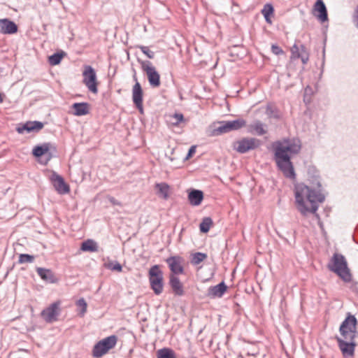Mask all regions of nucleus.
Listing matches in <instances>:
<instances>
[{
  "instance_id": "nucleus-36",
  "label": "nucleus",
  "mask_w": 358,
  "mask_h": 358,
  "mask_svg": "<svg viewBox=\"0 0 358 358\" xmlns=\"http://www.w3.org/2000/svg\"><path fill=\"white\" fill-rule=\"evenodd\" d=\"M106 267L111 271H115L117 272H121L122 271V265L117 262H115V263L109 262L106 264Z\"/></svg>"
},
{
  "instance_id": "nucleus-6",
  "label": "nucleus",
  "mask_w": 358,
  "mask_h": 358,
  "mask_svg": "<svg viewBox=\"0 0 358 358\" xmlns=\"http://www.w3.org/2000/svg\"><path fill=\"white\" fill-rule=\"evenodd\" d=\"M150 288L156 295H159L164 289V275L159 265L152 266L148 271Z\"/></svg>"
},
{
  "instance_id": "nucleus-39",
  "label": "nucleus",
  "mask_w": 358,
  "mask_h": 358,
  "mask_svg": "<svg viewBox=\"0 0 358 358\" xmlns=\"http://www.w3.org/2000/svg\"><path fill=\"white\" fill-rule=\"evenodd\" d=\"M299 48L300 47H298L296 44H294L291 48L292 54L294 57H297V55L299 54Z\"/></svg>"
},
{
  "instance_id": "nucleus-21",
  "label": "nucleus",
  "mask_w": 358,
  "mask_h": 358,
  "mask_svg": "<svg viewBox=\"0 0 358 358\" xmlns=\"http://www.w3.org/2000/svg\"><path fill=\"white\" fill-rule=\"evenodd\" d=\"M203 199V192L199 189H192L188 192V201L192 206H199Z\"/></svg>"
},
{
  "instance_id": "nucleus-7",
  "label": "nucleus",
  "mask_w": 358,
  "mask_h": 358,
  "mask_svg": "<svg viewBox=\"0 0 358 358\" xmlns=\"http://www.w3.org/2000/svg\"><path fill=\"white\" fill-rule=\"evenodd\" d=\"M117 341V337L115 335H111L99 341L93 348L92 356L95 358L101 357L115 346Z\"/></svg>"
},
{
  "instance_id": "nucleus-4",
  "label": "nucleus",
  "mask_w": 358,
  "mask_h": 358,
  "mask_svg": "<svg viewBox=\"0 0 358 358\" xmlns=\"http://www.w3.org/2000/svg\"><path fill=\"white\" fill-rule=\"evenodd\" d=\"M327 267L330 271L336 273L343 282H350L352 281V274L343 255L338 252L334 253Z\"/></svg>"
},
{
  "instance_id": "nucleus-43",
  "label": "nucleus",
  "mask_w": 358,
  "mask_h": 358,
  "mask_svg": "<svg viewBox=\"0 0 358 358\" xmlns=\"http://www.w3.org/2000/svg\"><path fill=\"white\" fill-rule=\"evenodd\" d=\"M133 78H134V80L136 81V82H138V81H137V77H136V73L134 75Z\"/></svg>"
},
{
  "instance_id": "nucleus-29",
  "label": "nucleus",
  "mask_w": 358,
  "mask_h": 358,
  "mask_svg": "<svg viewBox=\"0 0 358 358\" xmlns=\"http://www.w3.org/2000/svg\"><path fill=\"white\" fill-rule=\"evenodd\" d=\"M206 253L196 252L192 254L190 262L192 265H198L207 258Z\"/></svg>"
},
{
  "instance_id": "nucleus-19",
  "label": "nucleus",
  "mask_w": 358,
  "mask_h": 358,
  "mask_svg": "<svg viewBox=\"0 0 358 358\" xmlns=\"http://www.w3.org/2000/svg\"><path fill=\"white\" fill-rule=\"evenodd\" d=\"M36 272L43 280L48 283H56L58 281L57 278L50 269L37 267Z\"/></svg>"
},
{
  "instance_id": "nucleus-23",
  "label": "nucleus",
  "mask_w": 358,
  "mask_h": 358,
  "mask_svg": "<svg viewBox=\"0 0 358 358\" xmlns=\"http://www.w3.org/2000/svg\"><path fill=\"white\" fill-rule=\"evenodd\" d=\"M265 125L260 120H255L248 126V131L251 134L262 136L267 133L264 128Z\"/></svg>"
},
{
  "instance_id": "nucleus-24",
  "label": "nucleus",
  "mask_w": 358,
  "mask_h": 358,
  "mask_svg": "<svg viewBox=\"0 0 358 358\" xmlns=\"http://www.w3.org/2000/svg\"><path fill=\"white\" fill-rule=\"evenodd\" d=\"M52 148L50 143H45L41 145H36L32 150V155L35 157H41L47 154L48 151Z\"/></svg>"
},
{
  "instance_id": "nucleus-22",
  "label": "nucleus",
  "mask_w": 358,
  "mask_h": 358,
  "mask_svg": "<svg viewBox=\"0 0 358 358\" xmlns=\"http://www.w3.org/2000/svg\"><path fill=\"white\" fill-rule=\"evenodd\" d=\"M73 109V114L76 116H83L90 113V104L87 102L74 103L71 106Z\"/></svg>"
},
{
  "instance_id": "nucleus-17",
  "label": "nucleus",
  "mask_w": 358,
  "mask_h": 358,
  "mask_svg": "<svg viewBox=\"0 0 358 358\" xmlns=\"http://www.w3.org/2000/svg\"><path fill=\"white\" fill-rule=\"evenodd\" d=\"M227 289V286L222 281L215 286H210L208 289L207 296L210 299L221 298Z\"/></svg>"
},
{
  "instance_id": "nucleus-15",
  "label": "nucleus",
  "mask_w": 358,
  "mask_h": 358,
  "mask_svg": "<svg viewBox=\"0 0 358 358\" xmlns=\"http://www.w3.org/2000/svg\"><path fill=\"white\" fill-rule=\"evenodd\" d=\"M44 127V124L39 121H28L24 124L17 127L16 131L19 134H23L25 131L27 133L30 132H38Z\"/></svg>"
},
{
  "instance_id": "nucleus-25",
  "label": "nucleus",
  "mask_w": 358,
  "mask_h": 358,
  "mask_svg": "<svg viewBox=\"0 0 358 358\" xmlns=\"http://www.w3.org/2000/svg\"><path fill=\"white\" fill-rule=\"evenodd\" d=\"M98 248L97 243L92 239H87L83 241L80 246V250L84 252H97Z\"/></svg>"
},
{
  "instance_id": "nucleus-28",
  "label": "nucleus",
  "mask_w": 358,
  "mask_h": 358,
  "mask_svg": "<svg viewBox=\"0 0 358 358\" xmlns=\"http://www.w3.org/2000/svg\"><path fill=\"white\" fill-rule=\"evenodd\" d=\"M213 224V220L210 217H205L199 224L200 231L203 234L208 232Z\"/></svg>"
},
{
  "instance_id": "nucleus-32",
  "label": "nucleus",
  "mask_w": 358,
  "mask_h": 358,
  "mask_svg": "<svg viewBox=\"0 0 358 358\" xmlns=\"http://www.w3.org/2000/svg\"><path fill=\"white\" fill-rule=\"evenodd\" d=\"M297 58H300L303 64H306L308 62L309 59V53L304 45H301L299 54L297 55Z\"/></svg>"
},
{
  "instance_id": "nucleus-38",
  "label": "nucleus",
  "mask_w": 358,
  "mask_h": 358,
  "mask_svg": "<svg viewBox=\"0 0 358 358\" xmlns=\"http://www.w3.org/2000/svg\"><path fill=\"white\" fill-rule=\"evenodd\" d=\"M271 52L275 55H282L284 53V51L282 50V49L280 46H278V45H275V44H273L271 45Z\"/></svg>"
},
{
  "instance_id": "nucleus-45",
  "label": "nucleus",
  "mask_w": 358,
  "mask_h": 358,
  "mask_svg": "<svg viewBox=\"0 0 358 358\" xmlns=\"http://www.w3.org/2000/svg\"><path fill=\"white\" fill-rule=\"evenodd\" d=\"M194 358H196V357H194Z\"/></svg>"
},
{
  "instance_id": "nucleus-2",
  "label": "nucleus",
  "mask_w": 358,
  "mask_h": 358,
  "mask_svg": "<svg viewBox=\"0 0 358 358\" xmlns=\"http://www.w3.org/2000/svg\"><path fill=\"white\" fill-rule=\"evenodd\" d=\"M273 159L276 166L283 176L289 179H295L296 173L291 161L292 155H297L301 149V143L299 138H284L273 144Z\"/></svg>"
},
{
  "instance_id": "nucleus-34",
  "label": "nucleus",
  "mask_w": 358,
  "mask_h": 358,
  "mask_svg": "<svg viewBox=\"0 0 358 358\" xmlns=\"http://www.w3.org/2000/svg\"><path fill=\"white\" fill-rule=\"evenodd\" d=\"M35 259V257L34 255L29 254H20L19 256L18 263L19 264H25V263H32Z\"/></svg>"
},
{
  "instance_id": "nucleus-44",
  "label": "nucleus",
  "mask_w": 358,
  "mask_h": 358,
  "mask_svg": "<svg viewBox=\"0 0 358 358\" xmlns=\"http://www.w3.org/2000/svg\"><path fill=\"white\" fill-rule=\"evenodd\" d=\"M48 155H49V157H48V159H47L48 161V160H50V159L52 158V155H51V154H50V153H48Z\"/></svg>"
},
{
  "instance_id": "nucleus-42",
  "label": "nucleus",
  "mask_w": 358,
  "mask_h": 358,
  "mask_svg": "<svg viewBox=\"0 0 358 358\" xmlns=\"http://www.w3.org/2000/svg\"><path fill=\"white\" fill-rule=\"evenodd\" d=\"M3 101V96H2V94L0 93V103H1Z\"/></svg>"
},
{
  "instance_id": "nucleus-9",
  "label": "nucleus",
  "mask_w": 358,
  "mask_h": 358,
  "mask_svg": "<svg viewBox=\"0 0 358 358\" xmlns=\"http://www.w3.org/2000/svg\"><path fill=\"white\" fill-rule=\"evenodd\" d=\"M83 83L92 93L98 92V83L95 70L90 65H85L83 71Z\"/></svg>"
},
{
  "instance_id": "nucleus-1",
  "label": "nucleus",
  "mask_w": 358,
  "mask_h": 358,
  "mask_svg": "<svg viewBox=\"0 0 358 358\" xmlns=\"http://www.w3.org/2000/svg\"><path fill=\"white\" fill-rule=\"evenodd\" d=\"M308 173L309 176L312 175V185L308 186L303 183L295 185L294 194L296 208L303 216H306L308 213H311L318 217L316 213L318 209V203H322L325 196L322 193V185L317 170L315 167H309Z\"/></svg>"
},
{
  "instance_id": "nucleus-18",
  "label": "nucleus",
  "mask_w": 358,
  "mask_h": 358,
  "mask_svg": "<svg viewBox=\"0 0 358 358\" xmlns=\"http://www.w3.org/2000/svg\"><path fill=\"white\" fill-rule=\"evenodd\" d=\"M169 285L174 294L176 296H182L184 294L183 286L178 275H169Z\"/></svg>"
},
{
  "instance_id": "nucleus-8",
  "label": "nucleus",
  "mask_w": 358,
  "mask_h": 358,
  "mask_svg": "<svg viewBox=\"0 0 358 358\" xmlns=\"http://www.w3.org/2000/svg\"><path fill=\"white\" fill-rule=\"evenodd\" d=\"M138 63L141 64L142 70L146 73L149 84L152 87H158L160 86V75L153 66L151 62L148 60H141L138 59Z\"/></svg>"
},
{
  "instance_id": "nucleus-14",
  "label": "nucleus",
  "mask_w": 358,
  "mask_h": 358,
  "mask_svg": "<svg viewBox=\"0 0 358 358\" xmlns=\"http://www.w3.org/2000/svg\"><path fill=\"white\" fill-rule=\"evenodd\" d=\"M50 180L52 185L58 193L64 194L69 192V185L65 182L64 178L61 176L53 172L50 177Z\"/></svg>"
},
{
  "instance_id": "nucleus-41",
  "label": "nucleus",
  "mask_w": 358,
  "mask_h": 358,
  "mask_svg": "<svg viewBox=\"0 0 358 358\" xmlns=\"http://www.w3.org/2000/svg\"><path fill=\"white\" fill-rule=\"evenodd\" d=\"M195 152H196V146L195 145L191 146L188 150L187 155L186 156V159H189V158L192 157V155L195 153Z\"/></svg>"
},
{
  "instance_id": "nucleus-27",
  "label": "nucleus",
  "mask_w": 358,
  "mask_h": 358,
  "mask_svg": "<svg viewBox=\"0 0 358 358\" xmlns=\"http://www.w3.org/2000/svg\"><path fill=\"white\" fill-rule=\"evenodd\" d=\"M157 358H176L175 352L168 348H162L157 352Z\"/></svg>"
},
{
  "instance_id": "nucleus-33",
  "label": "nucleus",
  "mask_w": 358,
  "mask_h": 358,
  "mask_svg": "<svg viewBox=\"0 0 358 358\" xmlns=\"http://www.w3.org/2000/svg\"><path fill=\"white\" fill-rule=\"evenodd\" d=\"M184 121V116L182 113H174L170 116V122L171 124L177 126Z\"/></svg>"
},
{
  "instance_id": "nucleus-31",
  "label": "nucleus",
  "mask_w": 358,
  "mask_h": 358,
  "mask_svg": "<svg viewBox=\"0 0 358 358\" xmlns=\"http://www.w3.org/2000/svg\"><path fill=\"white\" fill-rule=\"evenodd\" d=\"M156 189L164 199L168 198L169 186L166 183L162 182L156 184Z\"/></svg>"
},
{
  "instance_id": "nucleus-12",
  "label": "nucleus",
  "mask_w": 358,
  "mask_h": 358,
  "mask_svg": "<svg viewBox=\"0 0 358 358\" xmlns=\"http://www.w3.org/2000/svg\"><path fill=\"white\" fill-rule=\"evenodd\" d=\"M59 306V301L54 302L50 306L42 310L41 316L49 323L57 320V317L60 313Z\"/></svg>"
},
{
  "instance_id": "nucleus-16",
  "label": "nucleus",
  "mask_w": 358,
  "mask_h": 358,
  "mask_svg": "<svg viewBox=\"0 0 358 358\" xmlns=\"http://www.w3.org/2000/svg\"><path fill=\"white\" fill-rule=\"evenodd\" d=\"M18 27L8 18L0 19V33L3 34H13L17 32Z\"/></svg>"
},
{
  "instance_id": "nucleus-3",
  "label": "nucleus",
  "mask_w": 358,
  "mask_h": 358,
  "mask_svg": "<svg viewBox=\"0 0 358 358\" xmlns=\"http://www.w3.org/2000/svg\"><path fill=\"white\" fill-rule=\"evenodd\" d=\"M357 320L355 315L348 313L341 323L339 331L344 339L336 337V341L343 356L353 357L356 343L354 339L357 334Z\"/></svg>"
},
{
  "instance_id": "nucleus-13",
  "label": "nucleus",
  "mask_w": 358,
  "mask_h": 358,
  "mask_svg": "<svg viewBox=\"0 0 358 358\" xmlns=\"http://www.w3.org/2000/svg\"><path fill=\"white\" fill-rule=\"evenodd\" d=\"M143 92L141 84L136 82L132 89V101L141 114H143Z\"/></svg>"
},
{
  "instance_id": "nucleus-40",
  "label": "nucleus",
  "mask_w": 358,
  "mask_h": 358,
  "mask_svg": "<svg viewBox=\"0 0 358 358\" xmlns=\"http://www.w3.org/2000/svg\"><path fill=\"white\" fill-rule=\"evenodd\" d=\"M353 22H355L357 28H358V6L356 7L353 14Z\"/></svg>"
},
{
  "instance_id": "nucleus-20",
  "label": "nucleus",
  "mask_w": 358,
  "mask_h": 358,
  "mask_svg": "<svg viewBox=\"0 0 358 358\" xmlns=\"http://www.w3.org/2000/svg\"><path fill=\"white\" fill-rule=\"evenodd\" d=\"M314 10L318 12V14H315V15L321 22L328 20L327 10L322 0H317L314 5Z\"/></svg>"
},
{
  "instance_id": "nucleus-35",
  "label": "nucleus",
  "mask_w": 358,
  "mask_h": 358,
  "mask_svg": "<svg viewBox=\"0 0 358 358\" xmlns=\"http://www.w3.org/2000/svg\"><path fill=\"white\" fill-rule=\"evenodd\" d=\"M136 48H139L142 51V52L147 56L148 58L153 59L155 57V53L153 51L150 50L149 47L138 45L136 46Z\"/></svg>"
},
{
  "instance_id": "nucleus-10",
  "label": "nucleus",
  "mask_w": 358,
  "mask_h": 358,
  "mask_svg": "<svg viewBox=\"0 0 358 358\" xmlns=\"http://www.w3.org/2000/svg\"><path fill=\"white\" fill-rule=\"evenodd\" d=\"M261 145L260 140L255 138H243L234 143V148L238 152L243 154L253 150Z\"/></svg>"
},
{
  "instance_id": "nucleus-30",
  "label": "nucleus",
  "mask_w": 358,
  "mask_h": 358,
  "mask_svg": "<svg viewBox=\"0 0 358 358\" xmlns=\"http://www.w3.org/2000/svg\"><path fill=\"white\" fill-rule=\"evenodd\" d=\"M64 55L65 53L63 51L55 52L48 57V62L52 66L57 65L61 62Z\"/></svg>"
},
{
  "instance_id": "nucleus-11",
  "label": "nucleus",
  "mask_w": 358,
  "mask_h": 358,
  "mask_svg": "<svg viewBox=\"0 0 358 358\" xmlns=\"http://www.w3.org/2000/svg\"><path fill=\"white\" fill-rule=\"evenodd\" d=\"M184 259L178 255L171 256L166 259L169 268L171 271L169 275H180L185 272L183 263Z\"/></svg>"
},
{
  "instance_id": "nucleus-26",
  "label": "nucleus",
  "mask_w": 358,
  "mask_h": 358,
  "mask_svg": "<svg viewBox=\"0 0 358 358\" xmlns=\"http://www.w3.org/2000/svg\"><path fill=\"white\" fill-rule=\"evenodd\" d=\"M274 13V8L271 3H266L264 6L263 9L262 10V13L263 14L265 20L267 23L271 24L272 21L271 19V15H273Z\"/></svg>"
},
{
  "instance_id": "nucleus-37",
  "label": "nucleus",
  "mask_w": 358,
  "mask_h": 358,
  "mask_svg": "<svg viewBox=\"0 0 358 358\" xmlns=\"http://www.w3.org/2000/svg\"><path fill=\"white\" fill-rule=\"evenodd\" d=\"M76 305L81 308L80 314L83 315L87 311V303L83 298L78 299L76 302Z\"/></svg>"
},
{
  "instance_id": "nucleus-5",
  "label": "nucleus",
  "mask_w": 358,
  "mask_h": 358,
  "mask_svg": "<svg viewBox=\"0 0 358 358\" xmlns=\"http://www.w3.org/2000/svg\"><path fill=\"white\" fill-rule=\"evenodd\" d=\"M218 126H210L208 130L209 136H217L232 131H237L246 126V121L243 118H238L230 121H220Z\"/></svg>"
}]
</instances>
